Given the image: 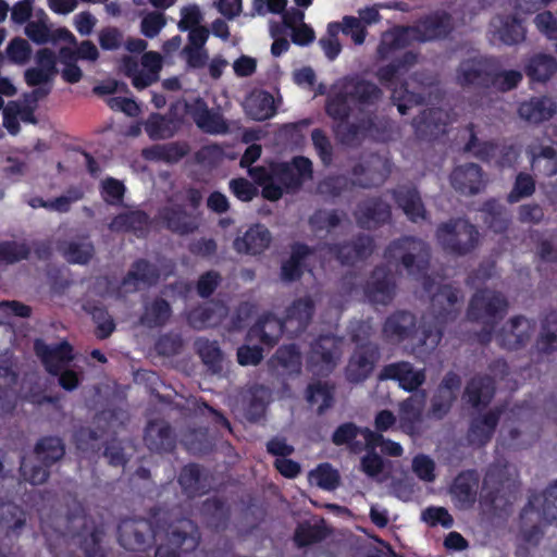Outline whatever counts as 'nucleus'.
Instances as JSON below:
<instances>
[{"label": "nucleus", "instance_id": "obj_1", "mask_svg": "<svg viewBox=\"0 0 557 557\" xmlns=\"http://www.w3.org/2000/svg\"><path fill=\"white\" fill-rule=\"evenodd\" d=\"M383 97L373 82L358 75L346 76L325 101V113L334 121L333 133L346 147H358L376 131L375 109Z\"/></svg>", "mask_w": 557, "mask_h": 557}, {"label": "nucleus", "instance_id": "obj_2", "mask_svg": "<svg viewBox=\"0 0 557 557\" xmlns=\"http://www.w3.org/2000/svg\"><path fill=\"white\" fill-rule=\"evenodd\" d=\"M40 524L51 552L62 549L73 541L84 548L88 557L96 555L98 539L95 527L77 499L67 496L49 510L41 509Z\"/></svg>", "mask_w": 557, "mask_h": 557}, {"label": "nucleus", "instance_id": "obj_3", "mask_svg": "<svg viewBox=\"0 0 557 557\" xmlns=\"http://www.w3.org/2000/svg\"><path fill=\"white\" fill-rule=\"evenodd\" d=\"M435 237L442 249L455 257L472 253L480 244L478 227L465 218H451L437 225Z\"/></svg>", "mask_w": 557, "mask_h": 557}, {"label": "nucleus", "instance_id": "obj_4", "mask_svg": "<svg viewBox=\"0 0 557 557\" xmlns=\"http://www.w3.org/2000/svg\"><path fill=\"white\" fill-rule=\"evenodd\" d=\"M384 258L386 260L399 259L409 275L424 277L430 267L431 249L423 239L404 236L387 245Z\"/></svg>", "mask_w": 557, "mask_h": 557}, {"label": "nucleus", "instance_id": "obj_5", "mask_svg": "<svg viewBox=\"0 0 557 557\" xmlns=\"http://www.w3.org/2000/svg\"><path fill=\"white\" fill-rule=\"evenodd\" d=\"M332 442L336 446H350V453L362 449L364 453H376L377 447L381 448L380 453H403L400 444L386 441L381 433L360 428L354 422L339 424L332 434Z\"/></svg>", "mask_w": 557, "mask_h": 557}, {"label": "nucleus", "instance_id": "obj_6", "mask_svg": "<svg viewBox=\"0 0 557 557\" xmlns=\"http://www.w3.org/2000/svg\"><path fill=\"white\" fill-rule=\"evenodd\" d=\"M393 166L392 160L385 154L364 153L350 170L352 184L363 189L380 187L391 176Z\"/></svg>", "mask_w": 557, "mask_h": 557}, {"label": "nucleus", "instance_id": "obj_7", "mask_svg": "<svg viewBox=\"0 0 557 557\" xmlns=\"http://www.w3.org/2000/svg\"><path fill=\"white\" fill-rule=\"evenodd\" d=\"M508 310V300L499 292L488 288L478 289L471 297L467 318L471 322L499 323Z\"/></svg>", "mask_w": 557, "mask_h": 557}, {"label": "nucleus", "instance_id": "obj_8", "mask_svg": "<svg viewBox=\"0 0 557 557\" xmlns=\"http://www.w3.org/2000/svg\"><path fill=\"white\" fill-rule=\"evenodd\" d=\"M380 357L377 344L370 341L357 344L344 370L346 380L354 384L364 382L372 374Z\"/></svg>", "mask_w": 557, "mask_h": 557}, {"label": "nucleus", "instance_id": "obj_9", "mask_svg": "<svg viewBox=\"0 0 557 557\" xmlns=\"http://www.w3.org/2000/svg\"><path fill=\"white\" fill-rule=\"evenodd\" d=\"M494 57H473L462 60L456 70V81L462 88L490 89Z\"/></svg>", "mask_w": 557, "mask_h": 557}, {"label": "nucleus", "instance_id": "obj_10", "mask_svg": "<svg viewBox=\"0 0 557 557\" xmlns=\"http://www.w3.org/2000/svg\"><path fill=\"white\" fill-rule=\"evenodd\" d=\"M341 341L334 335H320L310 346L308 366L311 371L327 374L341 358Z\"/></svg>", "mask_w": 557, "mask_h": 557}, {"label": "nucleus", "instance_id": "obj_11", "mask_svg": "<svg viewBox=\"0 0 557 557\" xmlns=\"http://www.w3.org/2000/svg\"><path fill=\"white\" fill-rule=\"evenodd\" d=\"M326 251L343 265H354L358 261L366 260L374 249L372 236L360 233L350 240L331 243L325 245Z\"/></svg>", "mask_w": 557, "mask_h": 557}, {"label": "nucleus", "instance_id": "obj_12", "mask_svg": "<svg viewBox=\"0 0 557 557\" xmlns=\"http://www.w3.org/2000/svg\"><path fill=\"white\" fill-rule=\"evenodd\" d=\"M119 542L128 550H144L150 546L157 532L146 519H125L117 527Z\"/></svg>", "mask_w": 557, "mask_h": 557}, {"label": "nucleus", "instance_id": "obj_13", "mask_svg": "<svg viewBox=\"0 0 557 557\" xmlns=\"http://www.w3.org/2000/svg\"><path fill=\"white\" fill-rule=\"evenodd\" d=\"M364 294L372 304L388 305L392 302L396 295V282L387 265L374 267L366 283Z\"/></svg>", "mask_w": 557, "mask_h": 557}, {"label": "nucleus", "instance_id": "obj_14", "mask_svg": "<svg viewBox=\"0 0 557 557\" xmlns=\"http://www.w3.org/2000/svg\"><path fill=\"white\" fill-rule=\"evenodd\" d=\"M419 331L417 317L408 310H396L382 325V337L386 343L399 344L413 338Z\"/></svg>", "mask_w": 557, "mask_h": 557}, {"label": "nucleus", "instance_id": "obj_15", "mask_svg": "<svg viewBox=\"0 0 557 557\" xmlns=\"http://www.w3.org/2000/svg\"><path fill=\"white\" fill-rule=\"evenodd\" d=\"M355 219L360 228H377L391 222L392 208L381 197H370L357 205Z\"/></svg>", "mask_w": 557, "mask_h": 557}, {"label": "nucleus", "instance_id": "obj_16", "mask_svg": "<svg viewBox=\"0 0 557 557\" xmlns=\"http://www.w3.org/2000/svg\"><path fill=\"white\" fill-rule=\"evenodd\" d=\"M34 349L46 371L51 375H58L74 359L73 347L67 341L50 346L42 339H36Z\"/></svg>", "mask_w": 557, "mask_h": 557}, {"label": "nucleus", "instance_id": "obj_17", "mask_svg": "<svg viewBox=\"0 0 557 557\" xmlns=\"http://www.w3.org/2000/svg\"><path fill=\"white\" fill-rule=\"evenodd\" d=\"M393 200L412 223L425 221L429 218L428 210L422 201L420 191L413 185H398L389 190Z\"/></svg>", "mask_w": 557, "mask_h": 557}, {"label": "nucleus", "instance_id": "obj_18", "mask_svg": "<svg viewBox=\"0 0 557 557\" xmlns=\"http://www.w3.org/2000/svg\"><path fill=\"white\" fill-rule=\"evenodd\" d=\"M509 324V329L504 326L496 334V342L504 349L518 350L531 339L535 322L523 315H517L510 319Z\"/></svg>", "mask_w": 557, "mask_h": 557}, {"label": "nucleus", "instance_id": "obj_19", "mask_svg": "<svg viewBox=\"0 0 557 557\" xmlns=\"http://www.w3.org/2000/svg\"><path fill=\"white\" fill-rule=\"evenodd\" d=\"M460 290L450 284L441 285L431 298V308L438 324L455 321L460 313Z\"/></svg>", "mask_w": 557, "mask_h": 557}, {"label": "nucleus", "instance_id": "obj_20", "mask_svg": "<svg viewBox=\"0 0 557 557\" xmlns=\"http://www.w3.org/2000/svg\"><path fill=\"white\" fill-rule=\"evenodd\" d=\"M284 333H287L285 320L268 312L261 315L248 330L246 339L249 342L258 339L262 345L272 348L278 343Z\"/></svg>", "mask_w": 557, "mask_h": 557}, {"label": "nucleus", "instance_id": "obj_21", "mask_svg": "<svg viewBox=\"0 0 557 557\" xmlns=\"http://www.w3.org/2000/svg\"><path fill=\"white\" fill-rule=\"evenodd\" d=\"M315 304L310 296L295 299L287 308L284 320L289 338L298 337L309 326L314 314Z\"/></svg>", "mask_w": 557, "mask_h": 557}, {"label": "nucleus", "instance_id": "obj_22", "mask_svg": "<svg viewBox=\"0 0 557 557\" xmlns=\"http://www.w3.org/2000/svg\"><path fill=\"white\" fill-rule=\"evenodd\" d=\"M453 29L451 16L446 12L426 15L412 26L414 38L421 42L445 39Z\"/></svg>", "mask_w": 557, "mask_h": 557}, {"label": "nucleus", "instance_id": "obj_23", "mask_svg": "<svg viewBox=\"0 0 557 557\" xmlns=\"http://www.w3.org/2000/svg\"><path fill=\"white\" fill-rule=\"evenodd\" d=\"M159 215L166 230L181 236L193 234L199 227L197 215L180 203L162 208Z\"/></svg>", "mask_w": 557, "mask_h": 557}, {"label": "nucleus", "instance_id": "obj_24", "mask_svg": "<svg viewBox=\"0 0 557 557\" xmlns=\"http://www.w3.org/2000/svg\"><path fill=\"white\" fill-rule=\"evenodd\" d=\"M144 442L149 453H174L176 434L169 422L151 420L145 428Z\"/></svg>", "mask_w": 557, "mask_h": 557}, {"label": "nucleus", "instance_id": "obj_25", "mask_svg": "<svg viewBox=\"0 0 557 557\" xmlns=\"http://www.w3.org/2000/svg\"><path fill=\"white\" fill-rule=\"evenodd\" d=\"M187 113L191 116L198 128L207 134H225L228 125L223 115L209 109L207 102L198 97L193 103L186 106Z\"/></svg>", "mask_w": 557, "mask_h": 557}, {"label": "nucleus", "instance_id": "obj_26", "mask_svg": "<svg viewBox=\"0 0 557 557\" xmlns=\"http://www.w3.org/2000/svg\"><path fill=\"white\" fill-rule=\"evenodd\" d=\"M380 380L396 381L403 389L413 392L425 382V372L423 369L414 370L408 361H398L384 366Z\"/></svg>", "mask_w": 557, "mask_h": 557}, {"label": "nucleus", "instance_id": "obj_27", "mask_svg": "<svg viewBox=\"0 0 557 557\" xmlns=\"http://www.w3.org/2000/svg\"><path fill=\"white\" fill-rule=\"evenodd\" d=\"M453 188L462 195H475L485 187L484 172L479 164L467 163L456 166L450 174Z\"/></svg>", "mask_w": 557, "mask_h": 557}, {"label": "nucleus", "instance_id": "obj_28", "mask_svg": "<svg viewBox=\"0 0 557 557\" xmlns=\"http://www.w3.org/2000/svg\"><path fill=\"white\" fill-rule=\"evenodd\" d=\"M165 532L166 545L184 553L193 552L199 544L198 528L190 519L181 518L171 522Z\"/></svg>", "mask_w": 557, "mask_h": 557}, {"label": "nucleus", "instance_id": "obj_29", "mask_svg": "<svg viewBox=\"0 0 557 557\" xmlns=\"http://www.w3.org/2000/svg\"><path fill=\"white\" fill-rule=\"evenodd\" d=\"M496 393V382L488 374H475L465 387L463 397L474 409L486 408L493 400Z\"/></svg>", "mask_w": 557, "mask_h": 557}, {"label": "nucleus", "instance_id": "obj_30", "mask_svg": "<svg viewBox=\"0 0 557 557\" xmlns=\"http://www.w3.org/2000/svg\"><path fill=\"white\" fill-rule=\"evenodd\" d=\"M446 125L444 112L440 108L425 109L412 121L416 136L426 141H433L445 134Z\"/></svg>", "mask_w": 557, "mask_h": 557}, {"label": "nucleus", "instance_id": "obj_31", "mask_svg": "<svg viewBox=\"0 0 557 557\" xmlns=\"http://www.w3.org/2000/svg\"><path fill=\"white\" fill-rule=\"evenodd\" d=\"M271 240L270 231L258 223L251 225L243 236L236 237L233 247L239 253L256 256L262 253L270 246Z\"/></svg>", "mask_w": 557, "mask_h": 557}, {"label": "nucleus", "instance_id": "obj_32", "mask_svg": "<svg viewBox=\"0 0 557 557\" xmlns=\"http://www.w3.org/2000/svg\"><path fill=\"white\" fill-rule=\"evenodd\" d=\"M557 112V103L547 96L532 97L518 107L519 116L530 124H541L550 120Z\"/></svg>", "mask_w": 557, "mask_h": 557}, {"label": "nucleus", "instance_id": "obj_33", "mask_svg": "<svg viewBox=\"0 0 557 557\" xmlns=\"http://www.w3.org/2000/svg\"><path fill=\"white\" fill-rule=\"evenodd\" d=\"M62 455H23L20 470L23 478L32 484H42L49 476L48 468L59 461Z\"/></svg>", "mask_w": 557, "mask_h": 557}, {"label": "nucleus", "instance_id": "obj_34", "mask_svg": "<svg viewBox=\"0 0 557 557\" xmlns=\"http://www.w3.org/2000/svg\"><path fill=\"white\" fill-rule=\"evenodd\" d=\"M502 412V409L494 408L486 413L474 418L471 421L468 431L469 442L479 447L488 443L496 431Z\"/></svg>", "mask_w": 557, "mask_h": 557}, {"label": "nucleus", "instance_id": "obj_35", "mask_svg": "<svg viewBox=\"0 0 557 557\" xmlns=\"http://www.w3.org/2000/svg\"><path fill=\"white\" fill-rule=\"evenodd\" d=\"M200 515L209 528L223 531L231 519V507L224 498L212 496L201 504Z\"/></svg>", "mask_w": 557, "mask_h": 557}, {"label": "nucleus", "instance_id": "obj_36", "mask_svg": "<svg viewBox=\"0 0 557 557\" xmlns=\"http://www.w3.org/2000/svg\"><path fill=\"white\" fill-rule=\"evenodd\" d=\"M18 374L8 360L0 361V416L12 413L16 407Z\"/></svg>", "mask_w": 557, "mask_h": 557}, {"label": "nucleus", "instance_id": "obj_37", "mask_svg": "<svg viewBox=\"0 0 557 557\" xmlns=\"http://www.w3.org/2000/svg\"><path fill=\"white\" fill-rule=\"evenodd\" d=\"M479 483L480 475L476 471H463L454 480L450 494L461 507H471L476 500Z\"/></svg>", "mask_w": 557, "mask_h": 557}, {"label": "nucleus", "instance_id": "obj_38", "mask_svg": "<svg viewBox=\"0 0 557 557\" xmlns=\"http://www.w3.org/2000/svg\"><path fill=\"white\" fill-rule=\"evenodd\" d=\"M150 226V216L143 210H131L116 214L110 222L112 232H133L136 235L145 234Z\"/></svg>", "mask_w": 557, "mask_h": 557}, {"label": "nucleus", "instance_id": "obj_39", "mask_svg": "<svg viewBox=\"0 0 557 557\" xmlns=\"http://www.w3.org/2000/svg\"><path fill=\"white\" fill-rule=\"evenodd\" d=\"M159 278L160 271L157 265L147 259L139 258L132 263L131 269L122 278V285H134L137 287L138 284H144L146 286H153L158 283Z\"/></svg>", "mask_w": 557, "mask_h": 557}, {"label": "nucleus", "instance_id": "obj_40", "mask_svg": "<svg viewBox=\"0 0 557 557\" xmlns=\"http://www.w3.org/2000/svg\"><path fill=\"white\" fill-rule=\"evenodd\" d=\"M312 249L304 243L292 246L290 257L282 263L281 278L286 283L300 280L304 274V261L312 253Z\"/></svg>", "mask_w": 557, "mask_h": 557}, {"label": "nucleus", "instance_id": "obj_41", "mask_svg": "<svg viewBox=\"0 0 557 557\" xmlns=\"http://www.w3.org/2000/svg\"><path fill=\"white\" fill-rule=\"evenodd\" d=\"M497 28L499 39L508 46L517 45L525 39V28L516 15H498L492 21Z\"/></svg>", "mask_w": 557, "mask_h": 557}, {"label": "nucleus", "instance_id": "obj_42", "mask_svg": "<svg viewBox=\"0 0 557 557\" xmlns=\"http://www.w3.org/2000/svg\"><path fill=\"white\" fill-rule=\"evenodd\" d=\"M412 26H397L382 35L376 52L380 59H387L394 51L410 45Z\"/></svg>", "mask_w": 557, "mask_h": 557}, {"label": "nucleus", "instance_id": "obj_43", "mask_svg": "<svg viewBox=\"0 0 557 557\" xmlns=\"http://www.w3.org/2000/svg\"><path fill=\"white\" fill-rule=\"evenodd\" d=\"M245 111L255 121L269 120L276 113L274 98L265 90L252 92L246 99Z\"/></svg>", "mask_w": 557, "mask_h": 557}, {"label": "nucleus", "instance_id": "obj_44", "mask_svg": "<svg viewBox=\"0 0 557 557\" xmlns=\"http://www.w3.org/2000/svg\"><path fill=\"white\" fill-rule=\"evenodd\" d=\"M248 174L258 186L261 195L269 201H277L283 196V188L273 182V162L269 166L257 165L248 169Z\"/></svg>", "mask_w": 557, "mask_h": 557}, {"label": "nucleus", "instance_id": "obj_45", "mask_svg": "<svg viewBox=\"0 0 557 557\" xmlns=\"http://www.w3.org/2000/svg\"><path fill=\"white\" fill-rule=\"evenodd\" d=\"M524 72L531 82L545 83L557 72V60L545 53L534 54L525 64Z\"/></svg>", "mask_w": 557, "mask_h": 557}, {"label": "nucleus", "instance_id": "obj_46", "mask_svg": "<svg viewBox=\"0 0 557 557\" xmlns=\"http://www.w3.org/2000/svg\"><path fill=\"white\" fill-rule=\"evenodd\" d=\"M172 308L168 300L162 297H156L140 315V323L149 329L162 327L170 320Z\"/></svg>", "mask_w": 557, "mask_h": 557}, {"label": "nucleus", "instance_id": "obj_47", "mask_svg": "<svg viewBox=\"0 0 557 557\" xmlns=\"http://www.w3.org/2000/svg\"><path fill=\"white\" fill-rule=\"evenodd\" d=\"M178 483L185 494L190 498L201 495L210 488L207 479L202 475L197 465L184 467L180 473Z\"/></svg>", "mask_w": 557, "mask_h": 557}, {"label": "nucleus", "instance_id": "obj_48", "mask_svg": "<svg viewBox=\"0 0 557 557\" xmlns=\"http://www.w3.org/2000/svg\"><path fill=\"white\" fill-rule=\"evenodd\" d=\"M517 478V469L508 463L504 458H499L495 463L491 465L485 478L484 484L493 486L499 492L498 486L507 484L508 487L515 484Z\"/></svg>", "mask_w": 557, "mask_h": 557}, {"label": "nucleus", "instance_id": "obj_49", "mask_svg": "<svg viewBox=\"0 0 557 557\" xmlns=\"http://www.w3.org/2000/svg\"><path fill=\"white\" fill-rule=\"evenodd\" d=\"M423 400L413 396L408 397L399 405V422L401 429L413 434L422 419Z\"/></svg>", "mask_w": 557, "mask_h": 557}, {"label": "nucleus", "instance_id": "obj_50", "mask_svg": "<svg viewBox=\"0 0 557 557\" xmlns=\"http://www.w3.org/2000/svg\"><path fill=\"white\" fill-rule=\"evenodd\" d=\"M417 63V54L412 51H406L401 57L394 59L388 64L379 67L376 76L379 81L389 86L395 78Z\"/></svg>", "mask_w": 557, "mask_h": 557}, {"label": "nucleus", "instance_id": "obj_51", "mask_svg": "<svg viewBox=\"0 0 557 557\" xmlns=\"http://www.w3.org/2000/svg\"><path fill=\"white\" fill-rule=\"evenodd\" d=\"M306 397L310 405H318V413L322 414L334 404V386L327 382L310 383L306 389Z\"/></svg>", "mask_w": 557, "mask_h": 557}, {"label": "nucleus", "instance_id": "obj_52", "mask_svg": "<svg viewBox=\"0 0 557 557\" xmlns=\"http://www.w3.org/2000/svg\"><path fill=\"white\" fill-rule=\"evenodd\" d=\"M327 535L323 519L305 521L298 524L294 539L299 546H307L324 540Z\"/></svg>", "mask_w": 557, "mask_h": 557}, {"label": "nucleus", "instance_id": "obj_53", "mask_svg": "<svg viewBox=\"0 0 557 557\" xmlns=\"http://www.w3.org/2000/svg\"><path fill=\"white\" fill-rule=\"evenodd\" d=\"M481 211L485 214L484 222L488 228L495 233L502 234L507 231L509 219L506 209L495 199L486 200Z\"/></svg>", "mask_w": 557, "mask_h": 557}, {"label": "nucleus", "instance_id": "obj_54", "mask_svg": "<svg viewBox=\"0 0 557 557\" xmlns=\"http://www.w3.org/2000/svg\"><path fill=\"white\" fill-rule=\"evenodd\" d=\"M188 151L189 147L186 143L174 141L152 146L146 150V157L168 163H175L183 159Z\"/></svg>", "mask_w": 557, "mask_h": 557}, {"label": "nucleus", "instance_id": "obj_55", "mask_svg": "<svg viewBox=\"0 0 557 557\" xmlns=\"http://www.w3.org/2000/svg\"><path fill=\"white\" fill-rule=\"evenodd\" d=\"M536 349L542 354H550L557 349V311L549 312L542 321Z\"/></svg>", "mask_w": 557, "mask_h": 557}, {"label": "nucleus", "instance_id": "obj_56", "mask_svg": "<svg viewBox=\"0 0 557 557\" xmlns=\"http://www.w3.org/2000/svg\"><path fill=\"white\" fill-rule=\"evenodd\" d=\"M467 129L469 131V139L465 145V151L473 152L474 157L480 159L483 162H490L495 158L498 146L493 140L480 141L476 133L475 126L473 123H469L467 125Z\"/></svg>", "mask_w": 557, "mask_h": 557}, {"label": "nucleus", "instance_id": "obj_57", "mask_svg": "<svg viewBox=\"0 0 557 557\" xmlns=\"http://www.w3.org/2000/svg\"><path fill=\"white\" fill-rule=\"evenodd\" d=\"M277 363L288 373L298 375L301 373L302 359L299 347L296 344L283 345L274 355Z\"/></svg>", "mask_w": 557, "mask_h": 557}, {"label": "nucleus", "instance_id": "obj_58", "mask_svg": "<svg viewBox=\"0 0 557 557\" xmlns=\"http://www.w3.org/2000/svg\"><path fill=\"white\" fill-rule=\"evenodd\" d=\"M196 348L201 361L212 373L221 372L223 356L216 342L200 338L196 342Z\"/></svg>", "mask_w": 557, "mask_h": 557}, {"label": "nucleus", "instance_id": "obj_59", "mask_svg": "<svg viewBox=\"0 0 557 557\" xmlns=\"http://www.w3.org/2000/svg\"><path fill=\"white\" fill-rule=\"evenodd\" d=\"M522 78L523 76L520 71H502L499 61L495 58L490 88H496L499 91L506 92L515 89L521 83Z\"/></svg>", "mask_w": 557, "mask_h": 557}, {"label": "nucleus", "instance_id": "obj_60", "mask_svg": "<svg viewBox=\"0 0 557 557\" xmlns=\"http://www.w3.org/2000/svg\"><path fill=\"white\" fill-rule=\"evenodd\" d=\"M273 182L283 188V193H294L301 187L299 175L287 162H273Z\"/></svg>", "mask_w": 557, "mask_h": 557}, {"label": "nucleus", "instance_id": "obj_61", "mask_svg": "<svg viewBox=\"0 0 557 557\" xmlns=\"http://www.w3.org/2000/svg\"><path fill=\"white\" fill-rule=\"evenodd\" d=\"M531 164L547 177L556 175L557 149L553 146H541L537 152L532 153Z\"/></svg>", "mask_w": 557, "mask_h": 557}, {"label": "nucleus", "instance_id": "obj_62", "mask_svg": "<svg viewBox=\"0 0 557 557\" xmlns=\"http://www.w3.org/2000/svg\"><path fill=\"white\" fill-rule=\"evenodd\" d=\"M60 250L64 258L74 264H87L95 253L91 243L66 242L60 247Z\"/></svg>", "mask_w": 557, "mask_h": 557}, {"label": "nucleus", "instance_id": "obj_63", "mask_svg": "<svg viewBox=\"0 0 557 557\" xmlns=\"http://www.w3.org/2000/svg\"><path fill=\"white\" fill-rule=\"evenodd\" d=\"M145 131L150 139H168L175 134L174 123L161 114H152L145 123Z\"/></svg>", "mask_w": 557, "mask_h": 557}, {"label": "nucleus", "instance_id": "obj_64", "mask_svg": "<svg viewBox=\"0 0 557 557\" xmlns=\"http://www.w3.org/2000/svg\"><path fill=\"white\" fill-rule=\"evenodd\" d=\"M309 480L321 488L333 491L338 487L341 475L331 465L322 463L309 473Z\"/></svg>", "mask_w": 557, "mask_h": 557}]
</instances>
